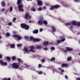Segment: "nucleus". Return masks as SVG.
I'll return each instance as SVG.
<instances>
[{
  "label": "nucleus",
  "instance_id": "obj_1",
  "mask_svg": "<svg viewBox=\"0 0 80 80\" xmlns=\"http://www.w3.org/2000/svg\"><path fill=\"white\" fill-rule=\"evenodd\" d=\"M60 7V5H56L51 6L50 8V10H53V9H57Z\"/></svg>",
  "mask_w": 80,
  "mask_h": 80
},
{
  "label": "nucleus",
  "instance_id": "obj_2",
  "mask_svg": "<svg viewBox=\"0 0 80 80\" xmlns=\"http://www.w3.org/2000/svg\"><path fill=\"white\" fill-rule=\"evenodd\" d=\"M18 10L19 11L21 12H24V10H23V6L22 4H19L18 5Z\"/></svg>",
  "mask_w": 80,
  "mask_h": 80
},
{
  "label": "nucleus",
  "instance_id": "obj_3",
  "mask_svg": "<svg viewBox=\"0 0 80 80\" xmlns=\"http://www.w3.org/2000/svg\"><path fill=\"white\" fill-rule=\"evenodd\" d=\"M13 37L17 38L18 40H20L22 39V37H21V36H20V35H19L14 34L13 35Z\"/></svg>",
  "mask_w": 80,
  "mask_h": 80
},
{
  "label": "nucleus",
  "instance_id": "obj_4",
  "mask_svg": "<svg viewBox=\"0 0 80 80\" xmlns=\"http://www.w3.org/2000/svg\"><path fill=\"white\" fill-rule=\"evenodd\" d=\"M12 67L14 68H16V69H17L19 67L18 65L16 63H14L12 65Z\"/></svg>",
  "mask_w": 80,
  "mask_h": 80
},
{
  "label": "nucleus",
  "instance_id": "obj_5",
  "mask_svg": "<svg viewBox=\"0 0 80 80\" xmlns=\"http://www.w3.org/2000/svg\"><path fill=\"white\" fill-rule=\"evenodd\" d=\"M64 36H60L59 37V38L60 39H61V42H63L65 40V38H64Z\"/></svg>",
  "mask_w": 80,
  "mask_h": 80
},
{
  "label": "nucleus",
  "instance_id": "obj_6",
  "mask_svg": "<svg viewBox=\"0 0 80 80\" xmlns=\"http://www.w3.org/2000/svg\"><path fill=\"white\" fill-rule=\"evenodd\" d=\"M66 49L68 52H72L73 50V48H69L68 47H67L66 48Z\"/></svg>",
  "mask_w": 80,
  "mask_h": 80
},
{
  "label": "nucleus",
  "instance_id": "obj_7",
  "mask_svg": "<svg viewBox=\"0 0 80 80\" xmlns=\"http://www.w3.org/2000/svg\"><path fill=\"white\" fill-rule=\"evenodd\" d=\"M37 4L38 5H40L41 6V5H42L43 2H42L40 0H38L37 1Z\"/></svg>",
  "mask_w": 80,
  "mask_h": 80
},
{
  "label": "nucleus",
  "instance_id": "obj_8",
  "mask_svg": "<svg viewBox=\"0 0 80 80\" xmlns=\"http://www.w3.org/2000/svg\"><path fill=\"white\" fill-rule=\"evenodd\" d=\"M26 25L27 24L25 23H22L21 24V27L22 28H25Z\"/></svg>",
  "mask_w": 80,
  "mask_h": 80
},
{
  "label": "nucleus",
  "instance_id": "obj_9",
  "mask_svg": "<svg viewBox=\"0 0 80 80\" xmlns=\"http://www.w3.org/2000/svg\"><path fill=\"white\" fill-rule=\"evenodd\" d=\"M51 28H52V31L54 32H56V29L54 26H51Z\"/></svg>",
  "mask_w": 80,
  "mask_h": 80
},
{
  "label": "nucleus",
  "instance_id": "obj_10",
  "mask_svg": "<svg viewBox=\"0 0 80 80\" xmlns=\"http://www.w3.org/2000/svg\"><path fill=\"white\" fill-rule=\"evenodd\" d=\"M71 24L75 26L77 25V22L75 20L71 22Z\"/></svg>",
  "mask_w": 80,
  "mask_h": 80
},
{
  "label": "nucleus",
  "instance_id": "obj_11",
  "mask_svg": "<svg viewBox=\"0 0 80 80\" xmlns=\"http://www.w3.org/2000/svg\"><path fill=\"white\" fill-rule=\"evenodd\" d=\"M33 33L34 34H37V33H38V30L37 29H35L33 31Z\"/></svg>",
  "mask_w": 80,
  "mask_h": 80
},
{
  "label": "nucleus",
  "instance_id": "obj_12",
  "mask_svg": "<svg viewBox=\"0 0 80 80\" xmlns=\"http://www.w3.org/2000/svg\"><path fill=\"white\" fill-rule=\"evenodd\" d=\"M22 3V0H18L17 2V4L19 5H21Z\"/></svg>",
  "mask_w": 80,
  "mask_h": 80
},
{
  "label": "nucleus",
  "instance_id": "obj_13",
  "mask_svg": "<svg viewBox=\"0 0 80 80\" xmlns=\"http://www.w3.org/2000/svg\"><path fill=\"white\" fill-rule=\"evenodd\" d=\"M31 10L32 12H36V9L34 7H32L31 8Z\"/></svg>",
  "mask_w": 80,
  "mask_h": 80
},
{
  "label": "nucleus",
  "instance_id": "obj_14",
  "mask_svg": "<svg viewBox=\"0 0 80 80\" xmlns=\"http://www.w3.org/2000/svg\"><path fill=\"white\" fill-rule=\"evenodd\" d=\"M1 4L2 6V7H5L6 5L5 2V1H3L1 2Z\"/></svg>",
  "mask_w": 80,
  "mask_h": 80
},
{
  "label": "nucleus",
  "instance_id": "obj_15",
  "mask_svg": "<svg viewBox=\"0 0 80 80\" xmlns=\"http://www.w3.org/2000/svg\"><path fill=\"white\" fill-rule=\"evenodd\" d=\"M48 44V41H45L43 43V45H44V46H47Z\"/></svg>",
  "mask_w": 80,
  "mask_h": 80
},
{
  "label": "nucleus",
  "instance_id": "obj_16",
  "mask_svg": "<svg viewBox=\"0 0 80 80\" xmlns=\"http://www.w3.org/2000/svg\"><path fill=\"white\" fill-rule=\"evenodd\" d=\"M29 15H30L29 13H26L25 16V18L26 19L28 18L29 16Z\"/></svg>",
  "mask_w": 80,
  "mask_h": 80
},
{
  "label": "nucleus",
  "instance_id": "obj_17",
  "mask_svg": "<svg viewBox=\"0 0 80 80\" xmlns=\"http://www.w3.org/2000/svg\"><path fill=\"white\" fill-rule=\"evenodd\" d=\"M55 58L54 57H52V58L50 60V61H51V62L55 61Z\"/></svg>",
  "mask_w": 80,
  "mask_h": 80
},
{
  "label": "nucleus",
  "instance_id": "obj_18",
  "mask_svg": "<svg viewBox=\"0 0 80 80\" xmlns=\"http://www.w3.org/2000/svg\"><path fill=\"white\" fill-rule=\"evenodd\" d=\"M38 23L39 25H42V24H43V21L39 20L38 21Z\"/></svg>",
  "mask_w": 80,
  "mask_h": 80
},
{
  "label": "nucleus",
  "instance_id": "obj_19",
  "mask_svg": "<svg viewBox=\"0 0 80 80\" xmlns=\"http://www.w3.org/2000/svg\"><path fill=\"white\" fill-rule=\"evenodd\" d=\"M24 28H25V30H28L29 29V26L26 25Z\"/></svg>",
  "mask_w": 80,
  "mask_h": 80
},
{
  "label": "nucleus",
  "instance_id": "obj_20",
  "mask_svg": "<svg viewBox=\"0 0 80 80\" xmlns=\"http://www.w3.org/2000/svg\"><path fill=\"white\" fill-rule=\"evenodd\" d=\"M23 50H24V51H25V52H28V49L25 47L24 48Z\"/></svg>",
  "mask_w": 80,
  "mask_h": 80
},
{
  "label": "nucleus",
  "instance_id": "obj_21",
  "mask_svg": "<svg viewBox=\"0 0 80 80\" xmlns=\"http://www.w3.org/2000/svg\"><path fill=\"white\" fill-rule=\"evenodd\" d=\"M40 39L38 38L34 39V42H40Z\"/></svg>",
  "mask_w": 80,
  "mask_h": 80
},
{
  "label": "nucleus",
  "instance_id": "obj_22",
  "mask_svg": "<svg viewBox=\"0 0 80 80\" xmlns=\"http://www.w3.org/2000/svg\"><path fill=\"white\" fill-rule=\"evenodd\" d=\"M42 22L44 25H47L48 24L47 21L46 20H44Z\"/></svg>",
  "mask_w": 80,
  "mask_h": 80
},
{
  "label": "nucleus",
  "instance_id": "obj_23",
  "mask_svg": "<svg viewBox=\"0 0 80 80\" xmlns=\"http://www.w3.org/2000/svg\"><path fill=\"white\" fill-rule=\"evenodd\" d=\"M72 60V57H69L67 58V60L68 61H70Z\"/></svg>",
  "mask_w": 80,
  "mask_h": 80
},
{
  "label": "nucleus",
  "instance_id": "obj_24",
  "mask_svg": "<svg viewBox=\"0 0 80 80\" xmlns=\"http://www.w3.org/2000/svg\"><path fill=\"white\" fill-rule=\"evenodd\" d=\"M12 61H14V60H15V59H16V57H15V56H13L12 57Z\"/></svg>",
  "mask_w": 80,
  "mask_h": 80
},
{
  "label": "nucleus",
  "instance_id": "obj_25",
  "mask_svg": "<svg viewBox=\"0 0 80 80\" xmlns=\"http://www.w3.org/2000/svg\"><path fill=\"white\" fill-rule=\"evenodd\" d=\"M67 64H62L61 65V67H67Z\"/></svg>",
  "mask_w": 80,
  "mask_h": 80
},
{
  "label": "nucleus",
  "instance_id": "obj_26",
  "mask_svg": "<svg viewBox=\"0 0 80 80\" xmlns=\"http://www.w3.org/2000/svg\"><path fill=\"white\" fill-rule=\"evenodd\" d=\"M11 47L12 48H13L15 46V45L14 44H12L10 45Z\"/></svg>",
  "mask_w": 80,
  "mask_h": 80
},
{
  "label": "nucleus",
  "instance_id": "obj_27",
  "mask_svg": "<svg viewBox=\"0 0 80 80\" xmlns=\"http://www.w3.org/2000/svg\"><path fill=\"white\" fill-rule=\"evenodd\" d=\"M6 35L7 37H10V33L8 32H7Z\"/></svg>",
  "mask_w": 80,
  "mask_h": 80
},
{
  "label": "nucleus",
  "instance_id": "obj_28",
  "mask_svg": "<svg viewBox=\"0 0 80 80\" xmlns=\"http://www.w3.org/2000/svg\"><path fill=\"white\" fill-rule=\"evenodd\" d=\"M30 40H32L33 41V42H34V40H35V38H34L33 37H32V36H31L30 37Z\"/></svg>",
  "mask_w": 80,
  "mask_h": 80
},
{
  "label": "nucleus",
  "instance_id": "obj_29",
  "mask_svg": "<svg viewBox=\"0 0 80 80\" xmlns=\"http://www.w3.org/2000/svg\"><path fill=\"white\" fill-rule=\"evenodd\" d=\"M6 59L8 60L9 61H10L11 60V58L9 56H8L6 57Z\"/></svg>",
  "mask_w": 80,
  "mask_h": 80
},
{
  "label": "nucleus",
  "instance_id": "obj_30",
  "mask_svg": "<svg viewBox=\"0 0 80 80\" xmlns=\"http://www.w3.org/2000/svg\"><path fill=\"white\" fill-rule=\"evenodd\" d=\"M36 47L37 49H40L41 48V47L38 45H36Z\"/></svg>",
  "mask_w": 80,
  "mask_h": 80
},
{
  "label": "nucleus",
  "instance_id": "obj_31",
  "mask_svg": "<svg viewBox=\"0 0 80 80\" xmlns=\"http://www.w3.org/2000/svg\"><path fill=\"white\" fill-rule=\"evenodd\" d=\"M51 50H52V51L53 50H55V47H52L51 48Z\"/></svg>",
  "mask_w": 80,
  "mask_h": 80
},
{
  "label": "nucleus",
  "instance_id": "obj_32",
  "mask_svg": "<svg viewBox=\"0 0 80 80\" xmlns=\"http://www.w3.org/2000/svg\"><path fill=\"white\" fill-rule=\"evenodd\" d=\"M2 80H11V79L10 78H8V79H7V78H4Z\"/></svg>",
  "mask_w": 80,
  "mask_h": 80
},
{
  "label": "nucleus",
  "instance_id": "obj_33",
  "mask_svg": "<svg viewBox=\"0 0 80 80\" xmlns=\"http://www.w3.org/2000/svg\"><path fill=\"white\" fill-rule=\"evenodd\" d=\"M9 10H10V12H12L13 10V7L12 6L10 7Z\"/></svg>",
  "mask_w": 80,
  "mask_h": 80
},
{
  "label": "nucleus",
  "instance_id": "obj_34",
  "mask_svg": "<svg viewBox=\"0 0 80 80\" xmlns=\"http://www.w3.org/2000/svg\"><path fill=\"white\" fill-rule=\"evenodd\" d=\"M22 46V44H18L17 45V47H21Z\"/></svg>",
  "mask_w": 80,
  "mask_h": 80
},
{
  "label": "nucleus",
  "instance_id": "obj_35",
  "mask_svg": "<svg viewBox=\"0 0 80 80\" xmlns=\"http://www.w3.org/2000/svg\"><path fill=\"white\" fill-rule=\"evenodd\" d=\"M57 43H61V40H58L56 41Z\"/></svg>",
  "mask_w": 80,
  "mask_h": 80
},
{
  "label": "nucleus",
  "instance_id": "obj_36",
  "mask_svg": "<svg viewBox=\"0 0 80 80\" xmlns=\"http://www.w3.org/2000/svg\"><path fill=\"white\" fill-rule=\"evenodd\" d=\"M8 25L9 26H12V23L11 22H9L8 24Z\"/></svg>",
  "mask_w": 80,
  "mask_h": 80
},
{
  "label": "nucleus",
  "instance_id": "obj_37",
  "mask_svg": "<svg viewBox=\"0 0 80 80\" xmlns=\"http://www.w3.org/2000/svg\"><path fill=\"white\" fill-rule=\"evenodd\" d=\"M38 11H42V7H39L38 8Z\"/></svg>",
  "mask_w": 80,
  "mask_h": 80
},
{
  "label": "nucleus",
  "instance_id": "obj_38",
  "mask_svg": "<svg viewBox=\"0 0 80 80\" xmlns=\"http://www.w3.org/2000/svg\"><path fill=\"white\" fill-rule=\"evenodd\" d=\"M24 66L26 67V68H28V67H30V66L27 64H25L24 65Z\"/></svg>",
  "mask_w": 80,
  "mask_h": 80
},
{
  "label": "nucleus",
  "instance_id": "obj_39",
  "mask_svg": "<svg viewBox=\"0 0 80 80\" xmlns=\"http://www.w3.org/2000/svg\"><path fill=\"white\" fill-rule=\"evenodd\" d=\"M39 20L40 21H43V18L42 17H40L39 18Z\"/></svg>",
  "mask_w": 80,
  "mask_h": 80
},
{
  "label": "nucleus",
  "instance_id": "obj_40",
  "mask_svg": "<svg viewBox=\"0 0 80 80\" xmlns=\"http://www.w3.org/2000/svg\"><path fill=\"white\" fill-rule=\"evenodd\" d=\"M29 51L30 52H34V53H35V51L34 50H32L31 49H30L29 50Z\"/></svg>",
  "mask_w": 80,
  "mask_h": 80
},
{
  "label": "nucleus",
  "instance_id": "obj_41",
  "mask_svg": "<svg viewBox=\"0 0 80 80\" xmlns=\"http://www.w3.org/2000/svg\"><path fill=\"white\" fill-rule=\"evenodd\" d=\"M65 25L66 26H67V25H70V23L69 22L66 23Z\"/></svg>",
  "mask_w": 80,
  "mask_h": 80
},
{
  "label": "nucleus",
  "instance_id": "obj_42",
  "mask_svg": "<svg viewBox=\"0 0 80 80\" xmlns=\"http://www.w3.org/2000/svg\"><path fill=\"white\" fill-rule=\"evenodd\" d=\"M18 60L19 63H20V61H22V60L20 58H17Z\"/></svg>",
  "mask_w": 80,
  "mask_h": 80
},
{
  "label": "nucleus",
  "instance_id": "obj_43",
  "mask_svg": "<svg viewBox=\"0 0 80 80\" xmlns=\"http://www.w3.org/2000/svg\"><path fill=\"white\" fill-rule=\"evenodd\" d=\"M0 63L1 64V65H3V61L0 60Z\"/></svg>",
  "mask_w": 80,
  "mask_h": 80
},
{
  "label": "nucleus",
  "instance_id": "obj_44",
  "mask_svg": "<svg viewBox=\"0 0 80 80\" xmlns=\"http://www.w3.org/2000/svg\"><path fill=\"white\" fill-rule=\"evenodd\" d=\"M3 64L4 65H7V62H3Z\"/></svg>",
  "mask_w": 80,
  "mask_h": 80
},
{
  "label": "nucleus",
  "instance_id": "obj_45",
  "mask_svg": "<svg viewBox=\"0 0 80 80\" xmlns=\"http://www.w3.org/2000/svg\"><path fill=\"white\" fill-rule=\"evenodd\" d=\"M30 48L31 49H34V48H35V47L33 46H30Z\"/></svg>",
  "mask_w": 80,
  "mask_h": 80
},
{
  "label": "nucleus",
  "instance_id": "obj_46",
  "mask_svg": "<svg viewBox=\"0 0 80 80\" xmlns=\"http://www.w3.org/2000/svg\"><path fill=\"white\" fill-rule=\"evenodd\" d=\"M76 25L78 27H80V22L78 23Z\"/></svg>",
  "mask_w": 80,
  "mask_h": 80
},
{
  "label": "nucleus",
  "instance_id": "obj_47",
  "mask_svg": "<svg viewBox=\"0 0 80 80\" xmlns=\"http://www.w3.org/2000/svg\"><path fill=\"white\" fill-rule=\"evenodd\" d=\"M16 18H14L13 19V22H15V21H16Z\"/></svg>",
  "mask_w": 80,
  "mask_h": 80
},
{
  "label": "nucleus",
  "instance_id": "obj_48",
  "mask_svg": "<svg viewBox=\"0 0 80 80\" xmlns=\"http://www.w3.org/2000/svg\"><path fill=\"white\" fill-rule=\"evenodd\" d=\"M38 66L39 68H40V67H42V65L40 64H39L38 65Z\"/></svg>",
  "mask_w": 80,
  "mask_h": 80
},
{
  "label": "nucleus",
  "instance_id": "obj_49",
  "mask_svg": "<svg viewBox=\"0 0 80 80\" xmlns=\"http://www.w3.org/2000/svg\"><path fill=\"white\" fill-rule=\"evenodd\" d=\"M24 38H27V39H29V37L28 36H25Z\"/></svg>",
  "mask_w": 80,
  "mask_h": 80
},
{
  "label": "nucleus",
  "instance_id": "obj_50",
  "mask_svg": "<svg viewBox=\"0 0 80 80\" xmlns=\"http://www.w3.org/2000/svg\"><path fill=\"white\" fill-rule=\"evenodd\" d=\"M45 59H42V63H44V62H45Z\"/></svg>",
  "mask_w": 80,
  "mask_h": 80
},
{
  "label": "nucleus",
  "instance_id": "obj_51",
  "mask_svg": "<svg viewBox=\"0 0 80 80\" xmlns=\"http://www.w3.org/2000/svg\"><path fill=\"white\" fill-rule=\"evenodd\" d=\"M65 77L66 79H68V76H67V75L65 76Z\"/></svg>",
  "mask_w": 80,
  "mask_h": 80
},
{
  "label": "nucleus",
  "instance_id": "obj_52",
  "mask_svg": "<svg viewBox=\"0 0 80 80\" xmlns=\"http://www.w3.org/2000/svg\"><path fill=\"white\" fill-rule=\"evenodd\" d=\"M44 50H47L48 49H47V48L46 47L44 48Z\"/></svg>",
  "mask_w": 80,
  "mask_h": 80
},
{
  "label": "nucleus",
  "instance_id": "obj_53",
  "mask_svg": "<svg viewBox=\"0 0 80 80\" xmlns=\"http://www.w3.org/2000/svg\"><path fill=\"white\" fill-rule=\"evenodd\" d=\"M43 31V29L42 28H40V32H42Z\"/></svg>",
  "mask_w": 80,
  "mask_h": 80
},
{
  "label": "nucleus",
  "instance_id": "obj_54",
  "mask_svg": "<svg viewBox=\"0 0 80 80\" xmlns=\"http://www.w3.org/2000/svg\"><path fill=\"white\" fill-rule=\"evenodd\" d=\"M2 58V55L1 54H0V58Z\"/></svg>",
  "mask_w": 80,
  "mask_h": 80
},
{
  "label": "nucleus",
  "instance_id": "obj_55",
  "mask_svg": "<svg viewBox=\"0 0 80 80\" xmlns=\"http://www.w3.org/2000/svg\"><path fill=\"white\" fill-rule=\"evenodd\" d=\"M38 73L40 74H41L42 73V72H38Z\"/></svg>",
  "mask_w": 80,
  "mask_h": 80
},
{
  "label": "nucleus",
  "instance_id": "obj_56",
  "mask_svg": "<svg viewBox=\"0 0 80 80\" xmlns=\"http://www.w3.org/2000/svg\"><path fill=\"white\" fill-rule=\"evenodd\" d=\"M4 10L5 9L4 8H3L1 10V12H4Z\"/></svg>",
  "mask_w": 80,
  "mask_h": 80
},
{
  "label": "nucleus",
  "instance_id": "obj_57",
  "mask_svg": "<svg viewBox=\"0 0 80 80\" xmlns=\"http://www.w3.org/2000/svg\"><path fill=\"white\" fill-rule=\"evenodd\" d=\"M61 72H64V70H63V69L61 70Z\"/></svg>",
  "mask_w": 80,
  "mask_h": 80
},
{
  "label": "nucleus",
  "instance_id": "obj_58",
  "mask_svg": "<svg viewBox=\"0 0 80 80\" xmlns=\"http://www.w3.org/2000/svg\"><path fill=\"white\" fill-rule=\"evenodd\" d=\"M31 18V16H30L28 18V19H30Z\"/></svg>",
  "mask_w": 80,
  "mask_h": 80
},
{
  "label": "nucleus",
  "instance_id": "obj_59",
  "mask_svg": "<svg viewBox=\"0 0 80 80\" xmlns=\"http://www.w3.org/2000/svg\"><path fill=\"white\" fill-rule=\"evenodd\" d=\"M77 80H80V78H78L77 79Z\"/></svg>",
  "mask_w": 80,
  "mask_h": 80
},
{
  "label": "nucleus",
  "instance_id": "obj_60",
  "mask_svg": "<svg viewBox=\"0 0 80 80\" xmlns=\"http://www.w3.org/2000/svg\"><path fill=\"white\" fill-rule=\"evenodd\" d=\"M62 70V68H58V70Z\"/></svg>",
  "mask_w": 80,
  "mask_h": 80
},
{
  "label": "nucleus",
  "instance_id": "obj_61",
  "mask_svg": "<svg viewBox=\"0 0 80 80\" xmlns=\"http://www.w3.org/2000/svg\"><path fill=\"white\" fill-rule=\"evenodd\" d=\"M20 62L21 63H23V61H22V60H21V61H20Z\"/></svg>",
  "mask_w": 80,
  "mask_h": 80
},
{
  "label": "nucleus",
  "instance_id": "obj_62",
  "mask_svg": "<svg viewBox=\"0 0 80 80\" xmlns=\"http://www.w3.org/2000/svg\"><path fill=\"white\" fill-rule=\"evenodd\" d=\"M13 34H15L17 33V32H13Z\"/></svg>",
  "mask_w": 80,
  "mask_h": 80
},
{
  "label": "nucleus",
  "instance_id": "obj_63",
  "mask_svg": "<svg viewBox=\"0 0 80 80\" xmlns=\"http://www.w3.org/2000/svg\"><path fill=\"white\" fill-rule=\"evenodd\" d=\"M29 23H32V21L30 20L29 21Z\"/></svg>",
  "mask_w": 80,
  "mask_h": 80
},
{
  "label": "nucleus",
  "instance_id": "obj_64",
  "mask_svg": "<svg viewBox=\"0 0 80 80\" xmlns=\"http://www.w3.org/2000/svg\"><path fill=\"white\" fill-rule=\"evenodd\" d=\"M65 6L66 7H68V5H65Z\"/></svg>",
  "mask_w": 80,
  "mask_h": 80
}]
</instances>
